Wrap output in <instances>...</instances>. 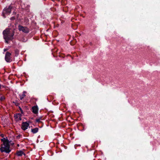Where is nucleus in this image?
Returning <instances> with one entry per match:
<instances>
[{"label": "nucleus", "instance_id": "obj_1", "mask_svg": "<svg viewBox=\"0 0 160 160\" xmlns=\"http://www.w3.org/2000/svg\"><path fill=\"white\" fill-rule=\"evenodd\" d=\"M10 142L8 139H6L5 142H4L3 144L4 147H2V146L1 148H0L1 152H5L6 153H8L10 152L11 150L9 149L10 145L9 144V143Z\"/></svg>", "mask_w": 160, "mask_h": 160}, {"label": "nucleus", "instance_id": "obj_2", "mask_svg": "<svg viewBox=\"0 0 160 160\" xmlns=\"http://www.w3.org/2000/svg\"><path fill=\"white\" fill-rule=\"evenodd\" d=\"M14 31H13L12 32H11L8 29H6L3 32L4 38L8 40L12 39L13 36L14 35Z\"/></svg>", "mask_w": 160, "mask_h": 160}, {"label": "nucleus", "instance_id": "obj_3", "mask_svg": "<svg viewBox=\"0 0 160 160\" xmlns=\"http://www.w3.org/2000/svg\"><path fill=\"white\" fill-rule=\"evenodd\" d=\"M12 10H14V8L12 7L11 6H10L8 8L5 10L3 13V16L4 17H5V14L9 13L11 12Z\"/></svg>", "mask_w": 160, "mask_h": 160}, {"label": "nucleus", "instance_id": "obj_4", "mask_svg": "<svg viewBox=\"0 0 160 160\" xmlns=\"http://www.w3.org/2000/svg\"><path fill=\"white\" fill-rule=\"evenodd\" d=\"M18 29L19 31H22L25 33H28L29 32V29L27 27H24L21 25H19Z\"/></svg>", "mask_w": 160, "mask_h": 160}, {"label": "nucleus", "instance_id": "obj_5", "mask_svg": "<svg viewBox=\"0 0 160 160\" xmlns=\"http://www.w3.org/2000/svg\"><path fill=\"white\" fill-rule=\"evenodd\" d=\"M11 55V54L9 52H6L5 59L7 62H9L10 61Z\"/></svg>", "mask_w": 160, "mask_h": 160}, {"label": "nucleus", "instance_id": "obj_6", "mask_svg": "<svg viewBox=\"0 0 160 160\" xmlns=\"http://www.w3.org/2000/svg\"><path fill=\"white\" fill-rule=\"evenodd\" d=\"M29 126V124L27 122H23L22 124V128L24 130L27 129V127Z\"/></svg>", "mask_w": 160, "mask_h": 160}, {"label": "nucleus", "instance_id": "obj_7", "mask_svg": "<svg viewBox=\"0 0 160 160\" xmlns=\"http://www.w3.org/2000/svg\"><path fill=\"white\" fill-rule=\"evenodd\" d=\"M32 112L35 114H37L38 112V108L37 106L32 107Z\"/></svg>", "mask_w": 160, "mask_h": 160}, {"label": "nucleus", "instance_id": "obj_8", "mask_svg": "<svg viewBox=\"0 0 160 160\" xmlns=\"http://www.w3.org/2000/svg\"><path fill=\"white\" fill-rule=\"evenodd\" d=\"M17 154L18 156H21L22 154H23L24 156L25 155V154L22 151H17Z\"/></svg>", "mask_w": 160, "mask_h": 160}, {"label": "nucleus", "instance_id": "obj_9", "mask_svg": "<svg viewBox=\"0 0 160 160\" xmlns=\"http://www.w3.org/2000/svg\"><path fill=\"white\" fill-rule=\"evenodd\" d=\"M38 128H35L34 129H32V132L34 133L38 132Z\"/></svg>", "mask_w": 160, "mask_h": 160}, {"label": "nucleus", "instance_id": "obj_10", "mask_svg": "<svg viewBox=\"0 0 160 160\" xmlns=\"http://www.w3.org/2000/svg\"><path fill=\"white\" fill-rule=\"evenodd\" d=\"M16 12H14L13 13V16L11 18V20H13L15 19V15H16Z\"/></svg>", "mask_w": 160, "mask_h": 160}, {"label": "nucleus", "instance_id": "obj_11", "mask_svg": "<svg viewBox=\"0 0 160 160\" xmlns=\"http://www.w3.org/2000/svg\"><path fill=\"white\" fill-rule=\"evenodd\" d=\"M5 99V98L4 96L1 97L0 98V100L1 101H2Z\"/></svg>", "mask_w": 160, "mask_h": 160}, {"label": "nucleus", "instance_id": "obj_12", "mask_svg": "<svg viewBox=\"0 0 160 160\" xmlns=\"http://www.w3.org/2000/svg\"><path fill=\"white\" fill-rule=\"evenodd\" d=\"M21 114H17L16 115L14 116V117H15L16 118H18L19 117V116Z\"/></svg>", "mask_w": 160, "mask_h": 160}, {"label": "nucleus", "instance_id": "obj_13", "mask_svg": "<svg viewBox=\"0 0 160 160\" xmlns=\"http://www.w3.org/2000/svg\"><path fill=\"white\" fill-rule=\"evenodd\" d=\"M7 139H5V138H2V139H1V141H2V142H3V143L4 142H5V140H6Z\"/></svg>", "mask_w": 160, "mask_h": 160}, {"label": "nucleus", "instance_id": "obj_14", "mask_svg": "<svg viewBox=\"0 0 160 160\" xmlns=\"http://www.w3.org/2000/svg\"><path fill=\"white\" fill-rule=\"evenodd\" d=\"M36 121L37 122H41L40 121V119H37L36 120Z\"/></svg>", "mask_w": 160, "mask_h": 160}, {"label": "nucleus", "instance_id": "obj_15", "mask_svg": "<svg viewBox=\"0 0 160 160\" xmlns=\"http://www.w3.org/2000/svg\"><path fill=\"white\" fill-rule=\"evenodd\" d=\"M19 108L20 111L22 113H23V112L22 110V109L20 107H19Z\"/></svg>", "mask_w": 160, "mask_h": 160}, {"label": "nucleus", "instance_id": "obj_16", "mask_svg": "<svg viewBox=\"0 0 160 160\" xmlns=\"http://www.w3.org/2000/svg\"><path fill=\"white\" fill-rule=\"evenodd\" d=\"M26 93V92H23V94L22 95V96L24 97L26 96L25 95V93Z\"/></svg>", "mask_w": 160, "mask_h": 160}, {"label": "nucleus", "instance_id": "obj_17", "mask_svg": "<svg viewBox=\"0 0 160 160\" xmlns=\"http://www.w3.org/2000/svg\"><path fill=\"white\" fill-rule=\"evenodd\" d=\"M13 103H15V105H16V106H18L19 105V103H16L14 102H13Z\"/></svg>", "mask_w": 160, "mask_h": 160}, {"label": "nucleus", "instance_id": "obj_18", "mask_svg": "<svg viewBox=\"0 0 160 160\" xmlns=\"http://www.w3.org/2000/svg\"><path fill=\"white\" fill-rule=\"evenodd\" d=\"M19 51L18 50H16L15 51V53L17 54H18V53Z\"/></svg>", "mask_w": 160, "mask_h": 160}, {"label": "nucleus", "instance_id": "obj_19", "mask_svg": "<svg viewBox=\"0 0 160 160\" xmlns=\"http://www.w3.org/2000/svg\"><path fill=\"white\" fill-rule=\"evenodd\" d=\"M5 39V40L6 42L7 43H8V40H8V39Z\"/></svg>", "mask_w": 160, "mask_h": 160}, {"label": "nucleus", "instance_id": "obj_20", "mask_svg": "<svg viewBox=\"0 0 160 160\" xmlns=\"http://www.w3.org/2000/svg\"><path fill=\"white\" fill-rule=\"evenodd\" d=\"M0 136L2 137L3 138L4 137V135L2 134H1Z\"/></svg>", "mask_w": 160, "mask_h": 160}, {"label": "nucleus", "instance_id": "obj_21", "mask_svg": "<svg viewBox=\"0 0 160 160\" xmlns=\"http://www.w3.org/2000/svg\"><path fill=\"white\" fill-rule=\"evenodd\" d=\"M23 97H23V96H22V97H20V98L21 100H22L23 98Z\"/></svg>", "mask_w": 160, "mask_h": 160}, {"label": "nucleus", "instance_id": "obj_22", "mask_svg": "<svg viewBox=\"0 0 160 160\" xmlns=\"http://www.w3.org/2000/svg\"><path fill=\"white\" fill-rule=\"evenodd\" d=\"M18 118H19V119L20 120H21V118L20 117V116H19V117Z\"/></svg>", "mask_w": 160, "mask_h": 160}, {"label": "nucleus", "instance_id": "obj_23", "mask_svg": "<svg viewBox=\"0 0 160 160\" xmlns=\"http://www.w3.org/2000/svg\"><path fill=\"white\" fill-rule=\"evenodd\" d=\"M14 144V143H11V144L13 145Z\"/></svg>", "mask_w": 160, "mask_h": 160}, {"label": "nucleus", "instance_id": "obj_24", "mask_svg": "<svg viewBox=\"0 0 160 160\" xmlns=\"http://www.w3.org/2000/svg\"><path fill=\"white\" fill-rule=\"evenodd\" d=\"M17 146H19V144H18Z\"/></svg>", "mask_w": 160, "mask_h": 160}]
</instances>
